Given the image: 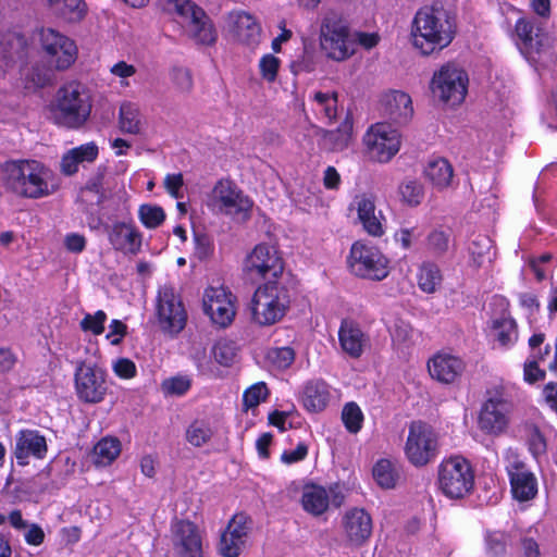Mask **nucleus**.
<instances>
[{
    "instance_id": "nucleus-1",
    "label": "nucleus",
    "mask_w": 557,
    "mask_h": 557,
    "mask_svg": "<svg viewBox=\"0 0 557 557\" xmlns=\"http://www.w3.org/2000/svg\"><path fill=\"white\" fill-rule=\"evenodd\" d=\"M0 183L16 197L37 200L58 188L53 172L35 159L9 160L0 165Z\"/></svg>"
},
{
    "instance_id": "nucleus-2",
    "label": "nucleus",
    "mask_w": 557,
    "mask_h": 557,
    "mask_svg": "<svg viewBox=\"0 0 557 557\" xmlns=\"http://www.w3.org/2000/svg\"><path fill=\"white\" fill-rule=\"evenodd\" d=\"M456 34L455 18L443 7L423 5L411 22L410 40L422 55L441 52L453 42Z\"/></svg>"
},
{
    "instance_id": "nucleus-3",
    "label": "nucleus",
    "mask_w": 557,
    "mask_h": 557,
    "mask_svg": "<svg viewBox=\"0 0 557 557\" xmlns=\"http://www.w3.org/2000/svg\"><path fill=\"white\" fill-rule=\"evenodd\" d=\"M91 97L79 82H70L57 91L52 114L57 124L67 128H79L91 113Z\"/></svg>"
},
{
    "instance_id": "nucleus-4",
    "label": "nucleus",
    "mask_w": 557,
    "mask_h": 557,
    "mask_svg": "<svg viewBox=\"0 0 557 557\" xmlns=\"http://www.w3.org/2000/svg\"><path fill=\"white\" fill-rule=\"evenodd\" d=\"M290 305L287 286L281 281H268L260 285L251 299V318L262 326H269L281 321Z\"/></svg>"
},
{
    "instance_id": "nucleus-5",
    "label": "nucleus",
    "mask_w": 557,
    "mask_h": 557,
    "mask_svg": "<svg viewBox=\"0 0 557 557\" xmlns=\"http://www.w3.org/2000/svg\"><path fill=\"white\" fill-rule=\"evenodd\" d=\"M163 8L176 15L177 22L185 28L187 35L197 44L211 46L216 41L218 34L212 21L191 0H162Z\"/></svg>"
},
{
    "instance_id": "nucleus-6",
    "label": "nucleus",
    "mask_w": 557,
    "mask_h": 557,
    "mask_svg": "<svg viewBox=\"0 0 557 557\" xmlns=\"http://www.w3.org/2000/svg\"><path fill=\"white\" fill-rule=\"evenodd\" d=\"M154 315L160 331L170 337H176L185 329L187 311L181 294L171 284L158 288Z\"/></svg>"
},
{
    "instance_id": "nucleus-7",
    "label": "nucleus",
    "mask_w": 557,
    "mask_h": 557,
    "mask_svg": "<svg viewBox=\"0 0 557 557\" xmlns=\"http://www.w3.org/2000/svg\"><path fill=\"white\" fill-rule=\"evenodd\" d=\"M437 484L446 497L463 498L474 485V472L470 462L461 456L444 459L438 466Z\"/></svg>"
},
{
    "instance_id": "nucleus-8",
    "label": "nucleus",
    "mask_w": 557,
    "mask_h": 557,
    "mask_svg": "<svg viewBox=\"0 0 557 557\" xmlns=\"http://www.w3.org/2000/svg\"><path fill=\"white\" fill-rule=\"evenodd\" d=\"M389 261L374 245L357 240L351 245L347 257L349 271L357 277L382 281L389 273Z\"/></svg>"
},
{
    "instance_id": "nucleus-9",
    "label": "nucleus",
    "mask_w": 557,
    "mask_h": 557,
    "mask_svg": "<svg viewBox=\"0 0 557 557\" xmlns=\"http://www.w3.org/2000/svg\"><path fill=\"white\" fill-rule=\"evenodd\" d=\"M438 434L428 423L413 421L409 425L405 455L414 467H423L438 455Z\"/></svg>"
},
{
    "instance_id": "nucleus-10",
    "label": "nucleus",
    "mask_w": 557,
    "mask_h": 557,
    "mask_svg": "<svg viewBox=\"0 0 557 557\" xmlns=\"http://www.w3.org/2000/svg\"><path fill=\"white\" fill-rule=\"evenodd\" d=\"M320 46L326 55L343 61L354 53V41L345 21L336 13L326 14L320 26Z\"/></svg>"
},
{
    "instance_id": "nucleus-11",
    "label": "nucleus",
    "mask_w": 557,
    "mask_h": 557,
    "mask_svg": "<svg viewBox=\"0 0 557 557\" xmlns=\"http://www.w3.org/2000/svg\"><path fill=\"white\" fill-rule=\"evenodd\" d=\"M512 411L513 404L505 395L504 387H496L490 392V397L481 407L478 419L479 429L490 435L503 433L510 422Z\"/></svg>"
},
{
    "instance_id": "nucleus-12",
    "label": "nucleus",
    "mask_w": 557,
    "mask_h": 557,
    "mask_svg": "<svg viewBox=\"0 0 557 557\" xmlns=\"http://www.w3.org/2000/svg\"><path fill=\"white\" fill-rule=\"evenodd\" d=\"M369 158L379 163L389 162L400 149V134L389 123L372 125L363 137Z\"/></svg>"
},
{
    "instance_id": "nucleus-13",
    "label": "nucleus",
    "mask_w": 557,
    "mask_h": 557,
    "mask_svg": "<svg viewBox=\"0 0 557 557\" xmlns=\"http://www.w3.org/2000/svg\"><path fill=\"white\" fill-rule=\"evenodd\" d=\"M40 46L50 66L67 70L77 59V46L73 39L53 28L40 30Z\"/></svg>"
},
{
    "instance_id": "nucleus-14",
    "label": "nucleus",
    "mask_w": 557,
    "mask_h": 557,
    "mask_svg": "<svg viewBox=\"0 0 557 557\" xmlns=\"http://www.w3.org/2000/svg\"><path fill=\"white\" fill-rule=\"evenodd\" d=\"M431 88L442 101L459 104L467 95L468 75L457 65L447 63L434 74Z\"/></svg>"
},
{
    "instance_id": "nucleus-15",
    "label": "nucleus",
    "mask_w": 557,
    "mask_h": 557,
    "mask_svg": "<svg viewBox=\"0 0 557 557\" xmlns=\"http://www.w3.org/2000/svg\"><path fill=\"white\" fill-rule=\"evenodd\" d=\"M244 271L251 277L268 281H281L284 271V261L275 247L259 244L246 257Z\"/></svg>"
},
{
    "instance_id": "nucleus-16",
    "label": "nucleus",
    "mask_w": 557,
    "mask_h": 557,
    "mask_svg": "<svg viewBox=\"0 0 557 557\" xmlns=\"http://www.w3.org/2000/svg\"><path fill=\"white\" fill-rule=\"evenodd\" d=\"M339 525L346 547L360 548L372 536L373 519L364 508L352 507L347 509L341 517Z\"/></svg>"
},
{
    "instance_id": "nucleus-17",
    "label": "nucleus",
    "mask_w": 557,
    "mask_h": 557,
    "mask_svg": "<svg viewBox=\"0 0 557 557\" xmlns=\"http://www.w3.org/2000/svg\"><path fill=\"white\" fill-rule=\"evenodd\" d=\"M211 205L226 215L246 219L252 208V201L230 180H220L214 185Z\"/></svg>"
},
{
    "instance_id": "nucleus-18",
    "label": "nucleus",
    "mask_w": 557,
    "mask_h": 557,
    "mask_svg": "<svg viewBox=\"0 0 557 557\" xmlns=\"http://www.w3.org/2000/svg\"><path fill=\"white\" fill-rule=\"evenodd\" d=\"M75 388L78 398L85 403H100L106 393V373L91 363L78 361L75 369Z\"/></svg>"
},
{
    "instance_id": "nucleus-19",
    "label": "nucleus",
    "mask_w": 557,
    "mask_h": 557,
    "mask_svg": "<svg viewBox=\"0 0 557 557\" xmlns=\"http://www.w3.org/2000/svg\"><path fill=\"white\" fill-rule=\"evenodd\" d=\"M172 544L178 557H203L202 534L189 520L175 519L171 524Z\"/></svg>"
},
{
    "instance_id": "nucleus-20",
    "label": "nucleus",
    "mask_w": 557,
    "mask_h": 557,
    "mask_svg": "<svg viewBox=\"0 0 557 557\" xmlns=\"http://www.w3.org/2000/svg\"><path fill=\"white\" fill-rule=\"evenodd\" d=\"M203 310L214 324L228 326L236 314L232 293L222 286L208 287L203 296Z\"/></svg>"
},
{
    "instance_id": "nucleus-21",
    "label": "nucleus",
    "mask_w": 557,
    "mask_h": 557,
    "mask_svg": "<svg viewBox=\"0 0 557 557\" xmlns=\"http://www.w3.org/2000/svg\"><path fill=\"white\" fill-rule=\"evenodd\" d=\"M48 453L46 437L38 430H21L15 436L14 456L18 466H27L30 458L42 460Z\"/></svg>"
},
{
    "instance_id": "nucleus-22",
    "label": "nucleus",
    "mask_w": 557,
    "mask_h": 557,
    "mask_svg": "<svg viewBox=\"0 0 557 557\" xmlns=\"http://www.w3.org/2000/svg\"><path fill=\"white\" fill-rule=\"evenodd\" d=\"M466 362L449 352H437L428 361V370L432 379L444 383H455L463 373Z\"/></svg>"
},
{
    "instance_id": "nucleus-23",
    "label": "nucleus",
    "mask_w": 557,
    "mask_h": 557,
    "mask_svg": "<svg viewBox=\"0 0 557 557\" xmlns=\"http://www.w3.org/2000/svg\"><path fill=\"white\" fill-rule=\"evenodd\" d=\"M382 113L396 125H406L413 115L410 96L400 90H391L382 98Z\"/></svg>"
},
{
    "instance_id": "nucleus-24",
    "label": "nucleus",
    "mask_w": 557,
    "mask_h": 557,
    "mask_svg": "<svg viewBox=\"0 0 557 557\" xmlns=\"http://www.w3.org/2000/svg\"><path fill=\"white\" fill-rule=\"evenodd\" d=\"M357 214L363 230L373 237H381L385 230L382 224L384 216L381 211L376 214L375 198L370 194H361L355 197Z\"/></svg>"
},
{
    "instance_id": "nucleus-25",
    "label": "nucleus",
    "mask_w": 557,
    "mask_h": 557,
    "mask_svg": "<svg viewBox=\"0 0 557 557\" xmlns=\"http://www.w3.org/2000/svg\"><path fill=\"white\" fill-rule=\"evenodd\" d=\"M530 356L529 362L524 366V381L534 383L543 380L545 371L540 368V363L544 362L550 354V346L545 343V334L535 332L528 341Z\"/></svg>"
},
{
    "instance_id": "nucleus-26",
    "label": "nucleus",
    "mask_w": 557,
    "mask_h": 557,
    "mask_svg": "<svg viewBox=\"0 0 557 557\" xmlns=\"http://www.w3.org/2000/svg\"><path fill=\"white\" fill-rule=\"evenodd\" d=\"M228 25L236 38L244 45L255 48L261 39V27L253 16L243 11H233L227 16Z\"/></svg>"
},
{
    "instance_id": "nucleus-27",
    "label": "nucleus",
    "mask_w": 557,
    "mask_h": 557,
    "mask_svg": "<svg viewBox=\"0 0 557 557\" xmlns=\"http://www.w3.org/2000/svg\"><path fill=\"white\" fill-rule=\"evenodd\" d=\"M338 341L344 352L351 358H359L369 343V336L354 320L345 319L338 330Z\"/></svg>"
},
{
    "instance_id": "nucleus-28",
    "label": "nucleus",
    "mask_w": 557,
    "mask_h": 557,
    "mask_svg": "<svg viewBox=\"0 0 557 557\" xmlns=\"http://www.w3.org/2000/svg\"><path fill=\"white\" fill-rule=\"evenodd\" d=\"M109 240L114 249L136 255L141 248L143 234L132 222H116L111 227Z\"/></svg>"
},
{
    "instance_id": "nucleus-29",
    "label": "nucleus",
    "mask_w": 557,
    "mask_h": 557,
    "mask_svg": "<svg viewBox=\"0 0 557 557\" xmlns=\"http://www.w3.org/2000/svg\"><path fill=\"white\" fill-rule=\"evenodd\" d=\"M522 544V532L519 529L510 533L494 531L485 535L486 553L491 557H500L518 552Z\"/></svg>"
},
{
    "instance_id": "nucleus-30",
    "label": "nucleus",
    "mask_w": 557,
    "mask_h": 557,
    "mask_svg": "<svg viewBox=\"0 0 557 557\" xmlns=\"http://www.w3.org/2000/svg\"><path fill=\"white\" fill-rule=\"evenodd\" d=\"M98 154L99 149L94 141L72 148L61 159V171L65 175H73L77 173L79 164L94 162Z\"/></svg>"
},
{
    "instance_id": "nucleus-31",
    "label": "nucleus",
    "mask_w": 557,
    "mask_h": 557,
    "mask_svg": "<svg viewBox=\"0 0 557 557\" xmlns=\"http://www.w3.org/2000/svg\"><path fill=\"white\" fill-rule=\"evenodd\" d=\"M505 469L507 471L513 499L522 504V458L518 447H509L504 453Z\"/></svg>"
},
{
    "instance_id": "nucleus-32",
    "label": "nucleus",
    "mask_w": 557,
    "mask_h": 557,
    "mask_svg": "<svg viewBox=\"0 0 557 557\" xmlns=\"http://www.w3.org/2000/svg\"><path fill=\"white\" fill-rule=\"evenodd\" d=\"M329 385L320 379L307 382L302 389V404L311 412H319L325 409L330 401Z\"/></svg>"
},
{
    "instance_id": "nucleus-33",
    "label": "nucleus",
    "mask_w": 557,
    "mask_h": 557,
    "mask_svg": "<svg viewBox=\"0 0 557 557\" xmlns=\"http://www.w3.org/2000/svg\"><path fill=\"white\" fill-rule=\"evenodd\" d=\"M424 176L438 190L447 188L454 176V169L445 158L435 157L424 168Z\"/></svg>"
},
{
    "instance_id": "nucleus-34",
    "label": "nucleus",
    "mask_w": 557,
    "mask_h": 557,
    "mask_svg": "<svg viewBox=\"0 0 557 557\" xmlns=\"http://www.w3.org/2000/svg\"><path fill=\"white\" fill-rule=\"evenodd\" d=\"M372 475L382 488H394L400 479L401 467L397 461L382 458L373 466Z\"/></svg>"
},
{
    "instance_id": "nucleus-35",
    "label": "nucleus",
    "mask_w": 557,
    "mask_h": 557,
    "mask_svg": "<svg viewBox=\"0 0 557 557\" xmlns=\"http://www.w3.org/2000/svg\"><path fill=\"white\" fill-rule=\"evenodd\" d=\"M490 336L500 347H509L518 341V329L516 322L508 317L493 319L490 326Z\"/></svg>"
},
{
    "instance_id": "nucleus-36",
    "label": "nucleus",
    "mask_w": 557,
    "mask_h": 557,
    "mask_svg": "<svg viewBox=\"0 0 557 557\" xmlns=\"http://www.w3.org/2000/svg\"><path fill=\"white\" fill-rule=\"evenodd\" d=\"M301 504L307 512L318 517L327 510L330 496L327 491L322 486H307L302 493Z\"/></svg>"
},
{
    "instance_id": "nucleus-37",
    "label": "nucleus",
    "mask_w": 557,
    "mask_h": 557,
    "mask_svg": "<svg viewBox=\"0 0 557 557\" xmlns=\"http://www.w3.org/2000/svg\"><path fill=\"white\" fill-rule=\"evenodd\" d=\"M492 239L486 235H478L469 245L470 260L473 267L480 268L491 263L494 257Z\"/></svg>"
},
{
    "instance_id": "nucleus-38",
    "label": "nucleus",
    "mask_w": 557,
    "mask_h": 557,
    "mask_svg": "<svg viewBox=\"0 0 557 557\" xmlns=\"http://www.w3.org/2000/svg\"><path fill=\"white\" fill-rule=\"evenodd\" d=\"M442 280L441 270L435 263L424 262L420 265L417 273V283L422 292L433 294L441 285Z\"/></svg>"
},
{
    "instance_id": "nucleus-39",
    "label": "nucleus",
    "mask_w": 557,
    "mask_h": 557,
    "mask_svg": "<svg viewBox=\"0 0 557 557\" xmlns=\"http://www.w3.org/2000/svg\"><path fill=\"white\" fill-rule=\"evenodd\" d=\"M351 139L352 120L349 116H347L336 129L330 131L325 135V140L333 151H343L349 146Z\"/></svg>"
},
{
    "instance_id": "nucleus-40",
    "label": "nucleus",
    "mask_w": 557,
    "mask_h": 557,
    "mask_svg": "<svg viewBox=\"0 0 557 557\" xmlns=\"http://www.w3.org/2000/svg\"><path fill=\"white\" fill-rule=\"evenodd\" d=\"M119 123L123 133L133 135L139 134L141 121L138 107L132 102L122 103Z\"/></svg>"
},
{
    "instance_id": "nucleus-41",
    "label": "nucleus",
    "mask_w": 557,
    "mask_h": 557,
    "mask_svg": "<svg viewBox=\"0 0 557 557\" xmlns=\"http://www.w3.org/2000/svg\"><path fill=\"white\" fill-rule=\"evenodd\" d=\"M121 453V443L114 437H104L94 447L95 462L97 465H110Z\"/></svg>"
},
{
    "instance_id": "nucleus-42",
    "label": "nucleus",
    "mask_w": 557,
    "mask_h": 557,
    "mask_svg": "<svg viewBox=\"0 0 557 557\" xmlns=\"http://www.w3.org/2000/svg\"><path fill=\"white\" fill-rule=\"evenodd\" d=\"M64 18L76 22L86 14V4L83 0H47Z\"/></svg>"
},
{
    "instance_id": "nucleus-43",
    "label": "nucleus",
    "mask_w": 557,
    "mask_h": 557,
    "mask_svg": "<svg viewBox=\"0 0 557 557\" xmlns=\"http://www.w3.org/2000/svg\"><path fill=\"white\" fill-rule=\"evenodd\" d=\"M398 194L405 205L417 207L424 198V188L417 180H406L400 183Z\"/></svg>"
},
{
    "instance_id": "nucleus-44",
    "label": "nucleus",
    "mask_w": 557,
    "mask_h": 557,
    "mask_svg": "<svg viewBox=\"0 0 557 557\" xmlns=\"http://www.w3.org/2000/svg\"><path fill=\"white\" fill-rule=\"evenodd\" d=\"M213 436L210 424L203 420H196L186 430V441L195 446L201 447Z\"/></svg>"
},
{
    "instance_id": "nucleus-45",
    "label": "nucleus",
    "mask_w": 557,
    "mask_h": 557,
    "mask_svg": "<svg viewBox=\"0 0 557 557\" xmlns=\"http://www.w3.org/2000/svg\"><path fill=\"white\" fill-rule=\"evenodd\" d=\"M214 360L223 367H231L237 356V346L235 342L222 338L212 347Z\"/></svg>"
},
{
    "instance_id": "nucleus-46",
    "label": "nucleus",
    "mask_w": 557,
    "mask_h": 557,
    "mask_svg": "<svg viewBox=\"0 0 557 557\" xmlns=\"http://www.w3.org/2000/svg\"><path fill=\"white\" fill-rule=\"evenodd\" d=\"M315 102V110L323 114V116L332 122L337 114V94L336 92H322L317 91L313 95Z\"/></svg>"
},
{
    "instance_id": "nucleus-47",
    "label": "nucleus",
    "mask_w": 557,
    "mask_h": 557,
    "mask_svg": "<svg viewBox=\"0 0 557 557\" xmlns=\"http://www.w3.org/2000/svg\"><path fill=\"white\" fill-rule=\"evenodd\" d=\"M164 210L157 205L145 203L138 209V219L149 230L159 227L165 220Z\"/></svg>"
},
{
    "instance_id": "nucleus-48",
    "label": "nucleus",
    "mask_w": 557,
    "mask_h": 557,
    "mask_svg": "<svg viewBox=\"0 0 557 557\" xmlns=\"http://www.w3.org/2000/svg\"><path fill=\"white\" fill-rule=\"evenodd\" d=\"M363 420V412L355 401L347 403L344 406L342 421L349 433L357 434L362 428Z\"/></svg>"
},
{
    "instance_id": "nucleus-49",
    "label": "nucleus",
    "mask_w": 557,
    "mask_h": 557,
    "mask_svg": "<svg viewBox=\"0 0 557 557\" xmlns=\"http://www.w3.org/2000/svg\"><path fill=\"white\" fill-rule=\"evenodd\" d=\"M295 350L289 346L274 347L267 354L268 360L278 370L289 368L295 361Z\"/></svg>"
},
{
    "instance_id": "nucleus-50",
    "label": "nucleus",
    "mask_w": 557,
    "mask_h": 557,
    "mask_svg": "<svg viewBox=\"0 0 557 557\" xmlns=\"http://www.w3.org/2000/svg\"><path fill=\"white\" fill-rule=\"evenodd\" d=\"M190 387L191 380L187 375L171 376L161 383V389L165 396H183Z\"/></svg>"
},
{
    "instance_id": "nucleus-51",
    "label": "nucleus",
    "mask_w": 557,
    "mask_h": 557,
    "mask_svg": "<svg viewBox=\"0 0 557 557\" xmlns=\"http://www.w3.org/2000/svg\"><path fill=\"white\" fill-rule=\"evenodd\" d=\"M252 527V520L244 512L236 513L228 522L225 531L234 535L235 539H240L246 543L248 534Z\"/></svg>"
},
{
    "instance_id": "nucleus-52",
    "label": "nucleus",
    "mask_w": 557,
    "mask_h": 557,
    "mask_svg": "<svg viewBox=\"0 0 557 557\" xmlns=\"http://www.w3.org/2000/svg\"><path fill=\"white\" fill-rule=\"evenodd\" d=\"M107 319V313L103 310H98L95 313H86L81 320L79 326L84 332L100 335L104 331Z\"/></svg>"
},
{
    "instance_id": "nucleus-53",
    "label": "nucleus",
    "mask_w": 557,
    "mask_h": 557,
    "mask_svg": "<svg viewBox=\"0 0 557 557\" xmlns=\"http://www.w3.org/2000/svg\"><path fill=\"white\" fill-rule=\"evenodd\" d=\"M269 396V389L264 382H258L247 388L243 394V404L246 409L257 407Z\"/></svg>"
},
{
    "instance_id": "nucleus-54",
    "label": "nucleus",
    "mask_w": 557,
    "mask_h": 557,
    "mask_svg": "<svg viewBox=\"0 0 557 557\" xmlns=\"http://www.w3.org/2000/svg\"><path fill=\"white\" fill-rule=\"evenodd\" d=\"M245 544L240 539L237 540L230 532L224 531L219 542V553L223 557H238Z\"/></svg>"
},
{
    "instance_id": "nucleus-55",
    "label": "nucleus",
    "mask_w": 557,
    "mask_h": 557,
    "mask_svg": "<svg viewBox=\"0 0 557 557\" xmlns=\"http://www.w3.org/2000/svg\"><path fill=\"white\" fill-rule=\"evenodd\" d=\"M525 436L529 451L535 459H539L546 451V442L544 437L535 426L524 428V437Z\"/></svg>"
},
{
    "instance_id": "nucleus-56",
    "label": "nucleus",
    "mask_w": 557,
    "mask_h": 557,
    "mask_svg": "<svg viewBox=\"0 0 557 557\" xmlns=\"http://www.w3.org/2000/svg\"><path fill=\"white\" fill-rule=\"evenodd\" d=\"M281 66V60L272 53L264 54L259 61V72L261 77L268 83H273L277 78Z\"/></svg>"
},
{
    "instance_id": "nucleus-57",
    "label": "nucleus",
    "mask_w": 557,
    "mask_h": 557,
    "mask_svg": "<svg viewBox=\"0 0 557 557\" xmlns=\"http://www.w3.org/2000/svg\"><path fill=\"white\" fill-rule=\"evenodd\" d=\"M428 247L435 256L444 255L449 247V234L443 230H434L428 236Z\"/></svg>"
},
{
    "instance_id": "nucleus-58",
    "label": "nucleus",
    "mask_w": 557,
    "mask_h": 557,
    "mask_svg": "<svg viewBox=\"0 0 557 557\" xmlns=\"http://www.w3.org/2000/svg\"><path fill=\"white\" fill-rule=\"evenodd\" d=\"M414 330L409 322L403 319H397L392 326L391 334L395 343L407 344L411 342Z\"/></svg>"
},
{
    "instance_id": "nucleus-59",
    "label": "nucleus",
    "mask_w": 557,
    "mask_h": 557,
    "mask_svg": "<svg viewBox=\"0 0 557 557\" xmlns=\"http://www.w3.org/2000/svg\"><path fill=\"white\" fill-rule=\"evenodd\" d=\"M422 233L417 226L401 227L394 234V239L405 250L412 247V244L421 237Z\"/></svg>"
},
{
    "instance_id": "nucleus-60",
    "label": "nucleus",
    "mask_w": 557,
    "mask_h": 557,
    "mask_svg": "<svg viewBox=\"0 0 557 557\" xmlns=\"http://www.w3.org/2000/svg\"><path fill=\"white\" fill-rule=\"evenodd\" d=\"M163 185L171 197L175 199H182L184 197V178L182 173L166 174L163 181Z\"/></svg>"
},
{
    "instance_id": "nucleus-61",
    "label": "nucleus",
    "mask_w": 557,
    "mask_h": 557,
    "mask_svg": "<svg viewBox=\"0 0 557 557\" xmlns=\"http://www.w3.org/2000/svg\"><path fill=\"white\" fill-rule=\"evenodd\" d=\"M8 44L12 47V50L7 51L11 61L22 60L26 57L27 40L23 35H12Z\"/></svg>"
},
{
    "instance_id": "nucleus-62",
    "label": "nucleus",
    "mask_w": 557,
    "mask_h": 557,
    "mask_svg": "<svg viewBox=\"0 0 557 557\" xmlns=\"http://www.w3.org/2000/svg\"><path fill=\"white\" fill-rule=\"evenodd\" d=\"M172 81L183 92H188L193 88V76L188 69L175 67L172 71Z\"/></svg>"
},
{
    "instance_id": "nucleus-63",
    "label": "nucleus",
    "mask_w": 557,
    "mask_h": 557,
    "mask_svg": "<svg viewBox=\"0 0 557 557\" xmlns=\"http://www.w3.org/2000/svg\"><path fill=\"white\" fill-rule=\"evenodd\" d=\"M127 333V325L121 320L113 319L109 325L106 338L111 345H119Z\"/></svg>"
},
{
    "instance_id": "nucleus-64",
    "label": "nucleus",
    "mask_w": 557,
    "mask_h": 557,
    "mask_svg": "<svg viewBox=\"0 0 557 557\" xmlns=\"http://www.w3.org/2000/svg\"><path fill=\"white\" fill-rule=\"evenodd\" d=\"M314 67L313 57L307 50H304L301 57L290 64L292 72L296 75L304 72L310 73L314 71Z\"/></svg>"
}]
</instances>
